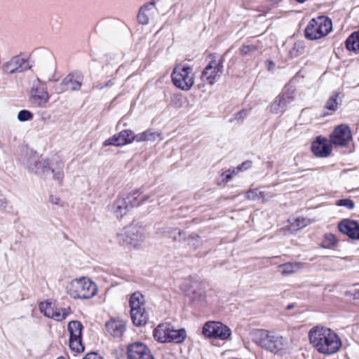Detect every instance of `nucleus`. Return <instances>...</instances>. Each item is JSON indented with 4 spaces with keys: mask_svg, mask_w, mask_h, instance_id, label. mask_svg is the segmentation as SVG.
Returning a JSON list of instances; mask_svg holds the SVG:
<instances>
[{
    "mask_svg": "<svg viewBox=\"0 0 359 359\" xmlns=\"http://www.w3.org/2000/svg\"><path fill=\"white\" fill-rule=\"evenodd\" d=\"M114 83H113L112 80H109V81H107L106 83H100L97 84L95 86V88L100 90H101L103 88H104L105 87L111 86Z\"/></svg>",
    "mask_w": 359,
    "mask_h": 359,
    "instance_id": "obj_46",
    "label": "nucleus"
},
{
    "mask_svg": "<svg viewBox=\"0 0 359 359\" xmlns=\"http://www.w3.org/2000/svg\"><path fill=\"white\" fill-rule=\"evenodd\" d=\"M107 332L114 337H121L126 330V323L119 320H111L106 323Z\"/></svg>",
    "mask_w": 359,
    "mask_h": 359,
    "instance_id": "obj_23",
    "label": "nucleus"
},
{
    "mask_svg": "<svg viewBox=\"0 0 359 359\" xmlns=\"http://www.w3.org/2000/svg\"><path fill=\"white\" fill-rule=\"evenodd\" d=\"M146 236L142 227L134 224L124 227L116 235V239L119 244L134 249L140 248Z\"/></svg>",
    "mask_w": 359,
    "mask_h": 359,
    "instance_id": "obj_5",
    "label": "nucleus"
},
{
    "mask_svg": "<svg viewBox=\"0 0 359 359\" xmlns=\"http://www.w3.org/2000/svg\"><path fill=\"white\" fill-rule=\"evenodd\" d=\"M162 140L161 134L158 131L148 129L142 133L136 135V142L156 141Z\"/></svg>",
    "mask_w": 359,
    "mask_h": 359,
    "instance_id": "obj_24",
    "label": "nucleus"
},
{
    "mask_svg": "<svg viewBox=\"0 0 359 359\" xmlns=\"http://www.w3.org/2000/svg\"><path fill=\"white\" fill-rule=\"evenodd\" d=\"M187 337L186 331L184 329L181 328V342H182Z\"/></svg>",
    "mask_w": 359,
    "mask_h": 359,
    "instance_id": "obj_48",
    "label": "nucleus"
},
{
    "mask_svg": "<svg viewBox=\"0 0 359 359\" xmlns=\"http://www.w3.org/2000/svg\"><path fill=\"white\" fill-rule=\"evenodd\" d=\"M241 172V170H237V167L233 168V170H230V172L232 173V176L237 175L238 172Z\"/></svg>",
    "mask_w": 359,
    "mask_h": 359,
    "instance_id": "obj_49",
    "label": "nucleus"
},
{
    "mask_svg": "<svg viewBox=\"0 0 359 359\" xmlns=\"http://www.w3.org/2000/svg\"><path fill=\"white\" fill-rule=\"evenodd\" d=\"M332 29V20L321 15L312 19L305 29V36L311 40L318 39L327 36Z\"/></svg>",
    "mask_w": 359,
    "mask_h": 359,
    "instance_id": "obj_6",
    "label": "nucleus"
},
{
    "mask_svg": "<svg viewBox=\"0 0 359 359\" xmlns=\"http://www.w3.org/2000/svg\"><path fill=\"white\" fill-rule=\"evenodd\" d=\"M153 335L155 340L160 343L180 342V330H175L168 323L159 324L154 330Z\"/></svg>",
    "mask_w": 359,
    "mask_h": 359,
    "instance_id": "obj_11",
    "label": "nucleus"
},
{
    "mask_svg": "<svg viewBox=\"0 0 359 359\" xmlns=\"http://www.w3.org/2000/svg\"><path fill=\"white\" fill-rule=\"evenodd\" d=\"M346 48L359 53V32L351 34L346 41Z\"/></svg>",
    "mask_w": 359,
    "mask_h": 359,
    "instance_id": "obj_31",
    "label": "nucleus"
},
{
    "mask_svg": "<svg viewBox=\"0 0 359 359\" xmlns=\"http://www.w3.org/2000/svg\"><path fill=\"white\" fill-rule=\"evenodd\" d=\"M130 316L133 323L137 326L145 324L148 318V314L146 312L144 307L130 311Z\"/></svg>",
    "mask_w": 359,
    "mask_h": 359,
    "instance_id": "obj_26",
    "label": "nucleus"
},
{
    "mask_svg": "<svg viewBox=\"0 0 359 359\" xmlns=\"http://www.w3.org/2000/svg\"><path fill=\"white\" fill-rule=\"evenodd\" d=\"M141 194L139 190H135L128 195L117 198L111 207V211L116 217H121L134 206L154 201L149 195L141 196Z\"/></svg>",
    "mask_w": 359,
    "mask_h": 359,
    "instance_id": "obj_4",
    "label": "nucleus"
},
{
    "mask_svg": "<svg viewBox=\"0 0 359 359\" xmlns=\"http://www.w3.org/2000/svg\"><path fill=\"white\" fill-rule=\"evenodd\" d=\"M311 345L323 355H330L337 353L342 347L339 335L325 326L316 325L309 332Z\"/></svg>",
    "mask_w": 359,
    "mask_h": 359,
    "instance_id": "obj_1",
    "label": "nucleus"
},
{
    "mask_svg": "<svg viewBox=\"0 0 359 359\" xmlns=\"http://www.w3.org/2000/svg\"><path fill=\"white\" fill-rule=\"evenodd\" d=\"M232 178V173L230 172V170H228L224 172H222L220 175L221 182L223 184L227 183Z\"/></svg>",
    "mask_w": 359,
    "mask_h": 359,
    "instance_id": "obj_43",
    "label": "nucleus"
},
{
    "mask_svg": "<svg viewBox=\"0 0 359 359\" xmlns=\"http://www.w3.org/2000/svg\"><path fill=\"white\" fill-rule=\"evenodd\" d=\"M50 95L44 82L39 78L35 79L32 82L30 89L29 102L38 107H43L48 102Z\"/></svg>",
    "mask_w": 359,
    "mask_h": 359,
    "instance_id": "obj_9",
    "label": "nucleus"
},
{
    "mask_svg": "<svg viewBox=\"0 0 359 359\" xmlns=\"http://www.w3.org/2000/svg\"><path fill=\"white\" fill-rule=\"evenodd\" d=\"M32 118H33L32 113L31 111H29L28 110H25V109L20 111L18 114V119L21 122L29 121Z\"/></svg>",
    "mask_w": 359,
    "mask_h": 359,
    "instance_id": "obj_36",
    "label": "nucleus"
},
{
    "mask_svg": "<svg viewBox=\"0 0 359 359\" xmlns=\"http://www.w3.org/2000/svg\"><path fill=\"white\" fill-rule=\"evenodd\" d=\"M38 167H42V165L39 164Z\"/></svg>",
    "mask_w": 359,
    "mask_h": 359,
    "instance_id": "obj_54",
    "label": "nucleus"
},
{
    "mask_svg": "<svg viewBox=\"0 0 359 359\" xmlns=\"http://www.w3.org/2000/svg\"><path fill=\"white\" fill-rule=\"evenodd\" d=\"M269 67L274 66V63L272 61H269Z\"/></svg>",
    "mask_w": 359,
    "mask_h": 359,
    "instance_id": "obj_50",
    "label": "nucleus"
},
{
    "mask_svg": "<svg viewBox=\"0 0 359 359\" xmlns=\"http://www.w3.org/2000/svg\"><path fill=\"white\" fill-rule=\"evenodd\" d=\"M295 98L294 90L287 89L278 95L268 109L271 114L282 115Z\"/></svg>",
    "mask_w": 359,
    "mask_h": 359,
    "instance_id": "obj_10",
    "label": "nucleus"
},
{
    "mask_svg": "<svg viewBox=\"0 0 359 359\" xmlns=\"http://www.w3.org/2000/svg\"><path fill=\"white\" fill-rule=\"evenodd\" d=\"M303 264L302 262H288L278 266L281 269V273L283 276H288L292 273H296L298 270L302 269Z\"/></svg>",
    "mask_w": 359,
    "mask_h": 359,
    "instance_id": "obj_28",
    "label": "nucleus"
},
{
    "mask_svg": "<svg viewBox=\"0 0 359 359\" xmlns=\"http://www.w3.org/2000/svg\"><path fill=\"white\" fill-rule=\"evenodd\" d=\"M179 74L177 73V67H175L172 73V81L173 84L177 87L180 88V79L178 78Z\"/></svg>",
    "mask_w": 359,
    "mask_h": 359,
    "instance_id": "obj_44",
    "label": "nucleus"
},
{
    "mask_svg": "<svg viewBox=\"0 0 359 359\" xmlns=\"http://www.w3.org/2000/svg\"><path fill=\"white\" fill-rule=\"evenodd\" d=\"M337 241L332 233H326L322 241V247L324 248H332L336 246Z\"/></svg>",
    "mask_w": 359,
    "mask_h": 359,
    "instance_id": "obj_33",
    "label": "nucleus"
},
{
    "mask_svg": "<svg viewBox=\"0 0 359 359\" xmlns=\"http://www.w3.org/2000/svg\"><path fill=\"white\" fill-rule=\"evenodd\" d=\"M48 167L49 169H48L47 172L50 171L53 173V179L61 184L64 178V163L58 161L51 165L48 163Z\"/></svg>",
    "mask_w": 359,
    "mask_h": 359,
    "instance_id": "obj_25",
    "label": "nucleus"
},
{
    "mask_svg": "<svg viewBox=\"0 0 359 359\" xmlns=\"http://www.w3.org/2000/svg\"><path fill=\"white\" fill-rule=\"evenodd\" d=\"M24 164L29 171L39 175L46 173L49 169L48 162L42 156L32 151L25 159Z\"/></svg>",
    "mask_w": 359,
    "mask_h": 359,
    "instance_id": "obj_14",
    "label": "nucleus"
},
{
    "mask_svg": "<svg viewBox=\"0 0 359 359\" xmlns=\"http://www.w3.org/2000/svg\"><path fill=\"white\" fill-rule=\"evenodd\" d=\"M311 149L313 155L318 158L329 156L332 151V145L327 139L318 136L312 142Z\"/></svg>",
    "mask_w": 359,
    "mask_h": 359,
    "instance_id": "obj_18",
    "label": "nucleus"
},
{
    "mask_svg": "<svg viewBox=\"0 0 359 359\" xmlns=\"http://www.w3.org/2000/svg\"><path fill=\"white\" fill-rule=\"evenodd\" d=\"M257 47L255 45H245L240 48V52L242 55L245 56L251 52L257 51Z\"/></svg>",
    "mask_w": 359,
    "mask_h": 359,
    "instance_id": "obj_39",
    "label": "nucleus"
},
{
    "mask_svg": "<svg viewBox=\"0 0 359 359\" xmlns=\"http://www.w3.org/2000/svg\"><path fill=\"white\" fill-rule=\"evenodd\" d=\"M128 359H154L148 347L142 342H135L128 346Z\"/></svg>",
    "mask_w": 359,
    "mask_h": 359,
    "instance_id": "obj_19",
    "label": "nucleus"
},
{
    "mask_svg": "<svg viewBox=\"0 0 359 359\" xmlns=\"http://www.w3.org/2000/svg\"><path fill=\"white\" fill-rule=\"evenodd\" d=\"M67 329L69 333V347L73 351L80 353L84 351L82 344V324L77 320H72L69 323Z\"/></svg>",
    "mask_w": 359,
    "mask_h": 359,
    "instance_id": "obj_12",
    "label": "nucleus"
},
{
    "mask_svg": "<svg viewBox=\"0 0 359 359\" xmlns=\"http://www.w3.org/2000/svg\"><path fill=\"white\" fill-rule=\"evenodd\" d=\"M130 311L138 310L144 308V296L139 292H134L130 298Z\"/></svg>",
    "mask_w": 359,
    "mask_h": 359,
    "instance_id": "obj_29",
    "label": "nucleus"
},
{
    "mask_svg": "<svg viewBox=\"0 0 359 359\" xmlns=\"http://www.w3.org/2000/svg\"><path fill=\"white\" fill-rule=\"evenodd\" d=\"M202 334L205 338L224 341L230 338L231 330L228 326L220 322L208 321L203 326Z\"/></svg>",
    "mask_w": 359,
    "mask_h": 359,
    "instance_id": "obj_8",
    "label": "nucleus"
},
{
    "mask_svg": "<svg viewBox=\"0 0 359 359\" xmlns=\"http://www.w3.org/2000/svg\"><path fill=\"white\" fill-rule=\"evenodd\" d=\"M248 109H242L241 111L237 112L229 119L230 123L237 122L238 123H242L243 120L248 116Z\"/></svg>",
    "mask_w": 359,
    "mask_h": 359,
    "instance_id": "obj_34",
    "label": "nucleus"
},
{
    "mask_svg": "<svg viewBox=\"0 0 359 359\" xmlns=\"http://www.w3.org/2000/svg\"><path fill=\"white\" fill-rule=\"evenodd\" d=\"M260 190L259 189H250L245 192V197L251 201H259Z\"/></svg>",
    "mask_w": 359,
    "mask_h": 359,
    "instance_id": "obj_35",
    "label": "nucleus"
},
{
    "mask_svg": "<svg viewBox=\"0 0 359 359\" xmlns=\"http://www.w3.org/2000/svg\"><path fill=\"white\" fill-rule=\"evenodd\" d=\"M288 222L290 223V229L292 231H295L310 224L311 220L306 217H297L288 219Z\"/></svg>",
    "mask_w": 359,
    "mask_h": 359,
    "instance_id": "obj_30",
    "label": "nucleus"
},
{
    "mask_svg": "<svg viewBox=\"0 0 359 359\" xmlns=\"http://www.w3.org/2000/svg\"><path fill=\"white\" fill-rule=\"evenodd\" d=\"M118 136L122 146L130 144L133 141H136V135H134L133 132L130 130H122L118 134Z\"/></svg>",
    "mask_w": 359,
    "mask_h": 359,
    "instance_id": "obj_32",
    "label": "nucleus"
},
{
    "mask_svg": "<svg viewBox=\"0 0 359 359\" xmlns=\"http://www.w3.org/2000/svg\"><path fill=\"white\" fill-rule=\"evenodd\" d=\"M337 95H332L330 99L327 100L325 107L327 109L335 111L337 109Z\"/></svg>",
    "mask_w": 359,
    "mask_h": 359,
    "instance_id": "obj_38",
    "label": "nucleus"
},
{
    "mask_svg": "<svg viewBox=\"0 0 359 359\" xmlns=\"http://www.w3.org/2000/svg\"><path fill=\"white\" fill-rule=\"evenodd\" d=\"M292 308H293V306L292 304L288 305L287 307V309H291Z\"/></svg>",
    "mask_w": 359,
    "mask_h": 359,
    "instance_id": "obj_52",
    "label": "nucleus"
},
{
    "mask_svg": "<svg viewBox=\"0 0 359 359\" xmlns=\"http://www.w3.org/2000/svg\"><path fill=\"white\" fill-rule=\"evenodd\" d=\"M40 311L48 318H53L56 321H62L69 314V308L59 309L48 302H41L39 304Z\"/></svg>",
    "mask_w": 359,
    "mask_h": 359,
    "instance_id": "obj_15",
    "label": "nucleus"
},
{
    "mask_svg": "<svg viewBox=\"0 0 359 359\" xmlns=\"http://www.w3.org/2000/svg\"><path fill=\"white\" fill-rule=\"evenodd\" d=\"M354 297H355V298H359V292H358L357 293H355Z\"/></svg>",
    "mask_w": 359,
    "mask_h": 359,
    "instance_id": "obj_51",
    "label": "nucleus"
},
{
    "mask_svg": "<svg viewBox=\"0 0 359 359\" xmlns=\"http://www.w3.org/2000/svg\"><path fill=\"white\" fill-rule=\"evenodd\" d=\"M83 359H103L99 354L95 352L87 353Z\"/></svg>",
    "mask_w": 359,
    "mask_h": 359,
    "instance_id": "obj_47",
    "label": "nucleus"
},
{
    "mask_svg": "<svg viewBox=\"0 0 359 359\" xmlns=\"http://www.w3.org/2000/svg\"><path fill=\"white\" fill-rule=\"evenodd\" d=\"M195 73L193 68L181 64V90H189L194 83Z\"/></svg>",
    "mask_w": 359,
    "mask_h": 359,
    "instance_id": "obj_22",
    "label": "nucleus"
},
{
    "mask_svg": "<svg viewBox=\"0 0 359 359\" xmlns=\"http://www.w3.org/2000/svg\"><path fill=\"white\" fill-rule=\"evenodd\" d=\"M49 202L55 205H57L58 207H64L65 206V202L62 201L60 197L55 196V195H50L49 197Z\"/></svg>",
    "mask_w": 359,
    "mask_h": 359,
    "instance_id": "obj_42",
    "label": "nucleus"
},
{
    "mask_svg": "<svg viewBox=\"0 0 359 359\" xmlns=\"http://www.w3.org/2000/svg\"><path fill=\"white\" fill-rule=\"evenodd\" d=\"M29 68L30 66L27 60L20 56L13 57L4 65V71L8 74L21 72Z\"/></svg>",
    "mask_w": 359,
    "mask_h": 359,
    "instance_id": "obj_21",
    "label": "nucleus"
},
{
    "mask_svg": "<svg viewBox=\"0 0 359 359\" xmlns=\"http://www.w3.org/2000/svg\"><path fill=\"white\" fill-rule=\"evenodd\" d=\"M340 232L353 240H359V224L351 219H346L338 224Z\"/></svg>",
    "mask_w": 359,
    "mask_h": 359,
    "instance_id": "obj_20",
    "label": "nucleus"
},
{
    "mask_svg": "<svg viewBox=\"0 0 359 359\" xmlns=\"http://www.w3.org/2000/svg\"><path fill=\"white\" fill-rule=\"evenodd\" d=\"M67 294L74 299H89L97 293L95 283L86 277L74 278L66 284Z\"/></svg>",
    "mask_w": 359,
    "mask_h": 359,
    "instance_id": "obj_3",
    "label": "nucleus"
},
{
    "mask_svg": "<svg viewBox=\"0 0 359 359\" xmlns=\"http://www.w3.org/2000/svg\"><path fill=\"white\" fill-rule=\"evenodd\" d=\"M83 76L80 74H70L65 77L61 83L55 88L58 94L67 90H79L82 85Z\"/></svg>",
    "mask_w": 359,
    "mask_h": 359,
    "instance_id": "obj_17",
    "label": "nucleus"
},
{
    "mask_svg": "<svg viewBox=\"0 0 359 359\" xmlns=\"http://www.w3.org/2000/svg\"><path fill=\"white\" fill-rule=\"evenodd\" d=\"M154 4L150 3L147 5H144L141 8L137 15L140 23L142 25H147L149 22V18L152 13V10H154Z\"/></svg>",
    "mask_w": 359,
    "mask_h": 359,
    "instance_id": "obj_27",
    "label": "nucleus"
},
{
    "mask_svg": "<svg viewBox=\"0 0 359 359\" xmlns=\"http://www.w3.org/2000/svg\"><path fill=\"white\" fill-rule=\"evenodd\" d=\"M209 62L202 72L201 79L210 85H213L220 78L223 71L222 59H217L215 53L208 55Z\"/></svg>",
    "mask_w": 359,
    "mask_h": 359,
    "instance_id": "obj_7",
    "label": "nucleus"
},
{
    "mask_svg": "<svg viewBox=\"0 0 359 359\" xmlns=\"http://www.w3.org/2000/svg\"><path fill=\"white\" fill-rule=\"evenodd\" d=\"M252 166V161H246L241 163V165L237 166V170L244 171L249 168H250Z\"/></svg>",
    "mask_w": 359,
    "mask_h": 359,
    "instance_id": "obj_45",
    "label": "nucleus"
},
{
    "mask_svg": "<svg viewBox=\"0 0 359 359\" xmlns=\"http://www.w3.org/2000/svg\"><path fill=\"white\" fill-rule=\"evenodd\" d=\"M352 139L350 128L345 124H341L335 128L330 135V141L336 146L345 147L348 144Z\"/></svg>",
    "mask_w": 359,
    "mask_h": 359,
    "instance_id": "obj_16",
    "label": "nucleus"
},
{
    "mask_svg": "<svg viewBox=\"0 0 359 359\" xmlns=\"http://www.w3.org/2000/svg\"><path fill=\"white\" fill-rule=\"evenodd\" d=\"M275 196L276 194L271 191L260 190L259 201H261L262 203H265L273 198Z\"/></svg>",
    "mask_w": 359,
    "mask_h": 359,
    "instance_id": "obj_41",
    "label": "nucleus"
},
{
    "mask_svg": "<svg viewBox=\"0 0 359 359\" xmlns=\"http://www.w3.org/2000/svg\"><path fill=\"white\" fill-rule=\"evenodd\" d=\"M103 144L105 147L109 146V145H114V146H118V147L122 146V144H121V140H120L118 134L114 135L112 137H111L110 138L106 140L104 142Z\"/></svg>",
    "mask_w": 359,
    "mask_h": 359,
    "instance_id": "obj_37",
    "label": "nucleus"
},
{
    "mask_svg": "<svg viewBox=\"0 0 359 359\" xmlns=\"http://www.w3.org/2000/svg\"><path fill=\"white\" fill-rule=\"evenodd\" d=\"M183 290L190 302L201 304L205 302V291L197 281L186 280Z\"/></svg>",
    "mask_w": 359,
    "mask_h": 359,
    "instance_id": "obj_13",
    "label": "nucleus"
},
{
    "mask_svg": "<svg viewBox=\"0 0 359 359\" xmlns=\"http://www.w3.org/2000/svg\"><path fill=\"white\" fill-rule=\"evenodd\" d=\"M57 359H65V358H63V357H59V358H57Z\"/></svg>",
    "mask_w": 359,
    "mask_h": 359,
    "instance_id": "obj_53",
    "label": "nucleus"
},
{
    "mask_svg": "<svg viewBox=\"0 0 359 359\" xmlns=\"http://www.w3.org/2000/svg\"><path fill=\"white\" fill-rule=\"evenodd\" d=\"M253 341L262 348L275 354H282L287 348V339L272 331L256 330L252 332Z\"/></svg>",
    "mask_w": 359,
    "mask_h": 359,
    "instance_id": "obj_2",
    "label": "nucleus"
},
{
    "mask_svg": "<svg viewBox=\"0 0 359 359\" xmlns=\"http://www.w3.org/2000/svg\"><path fill=\"white\" fill-rule=\"evenodd\" d=\"M337 205L339 206L346 207L349 210L354 208L355 204L353 201L349 198L340 199L337 201Z\"/></svg>",
    "mask_w": 359,
    "mask_h": 359,
    "instance_id": "obj_40",
    "label": "nucleus"
}]
</instances>
